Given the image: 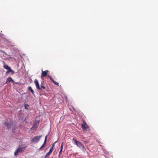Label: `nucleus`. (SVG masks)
<instances>
[{
    "label": "nucleus",
    "instance_id": "ddd939ff",
    "mask_svg": "<svg viewBox=\"0 0 158 158\" xmlns=\"http://www.w3.org/2000/svg\"><path fill=\"white\" fill-rule=\"evenodd\" d=\"M28 89L30 90L32 94L34 93V92L31 86H29L28 88Z\"/></svg>",
    "mask_w": 158,
    "mask_h": 158
},
{
    "label": "nucleus",
    "instance_id": "20e7f679",
    "mask_svg": "<svg viewBox=\"0 0 158 158\" xmlns=\"http://www.w3.org/2000/svg\"><path fill=\"white\" fill-rule=\"evenodd\" d=\"M42 137V136H35L34 137L32 140V141L35 143H37L38 142L40 138Z\"/></svg>",
    "mask_w": 158,
    "mask_h": 158
},
{
    "label": "nucleus",
    "instance_id": "a211bd4d",
    "mask_svg": "<svg viewBox=\"0 0 158 158\" xmlns=\"http://www.w3.org/2000/svg\"><path fill=\"white\" fill-rule=\"evenodd\" d=\"M29 107V106L28 105H25V108L26 109H27Z\"/></svg>",
    "mask_w": 158,
    "mask_h": 158
},
{
    "label": "nucleus",
    "instance_id": "39448f33",
    "mask_svg": "<svg viewBox=\"0 0 158 158\" xmlns=\"http://www.w3.org/2000/svg\"><path fill=\"white\" fill-rule=\"evenodd\" d=\"M81 126L83 129L85 130H87V129L88 128V126L87 125L86 122L85 121H83Z\"/></svg>",
    "mask_w": 158,
    "mask_h": 158
},
{
    "label": "nucleus",
    "instance_id": "1a4fd4ad",
    "mask_svg": "<svg viewBox=\"0 0 158 158\" xmlns=\"http://www.w3.org/2000/svg\"><path fill=\"white\" fill-rule=\"evenodd\" d=\"M39 124V122L37 121L34 124L32 127L31 128V129L34 130L35 129L38 127Z\"/></svg>",
    "mask_w": 158,
    "mask_h": 158
},
{
    "label": "nucleus",
    "instance_id": "6ab92c4d",
    "mask_svg": "<svg viewBox=\"0 0 158 158\" xmlns=\"http://www.w3.org/2000/svg\"><path fill=\"white\" fill-rule=\"evenodd\" d=\"M47 136L48 135H46L45 136V140H44V143H46V141H47Z\"/></svg>",
    "mask_w": 158,
    "mask_h": 158
},
{
    "label": "nucleus",
    "instance_id": "9d476101",
    "mask_svg": "<svg viewBox=\"0 0 158 158\" xmlns=\"http://www.w3.org/2000/svg\"><path fill=\"white\" fill-rule=\"evenodd\" d=\"M4 127L7 129H9L12 126L11 124L7 123H4Z\"/></svg>",
    "mask_w": 158,
    "mask_h": 158
},
{
    "label": "nucleus",
    "instance_id": "412c9836",
    "mask_svg": "<svg viewBox=\"0 0 158 158\" xmlns=\"http://www.w3.org/2000/svg\"><path fill=\"white\" fill-rule=\"evenodd\" d=\"M63 143H62L61 146V148H60L61 149H62V150L63 149Z\"/></svg>",
    "mask_w": 158,
    "mask_h": 158
},
{
    "label": "nucleus",
    "instance_id": "dca6fc26",
    "mask_svg": "<svg viewBox=\"0 0 158 158\" xmlns=\"http://www.w3.org/2000/svg\"><path fill=\"white\" fill-rule=\"evenodd\" d=\"M62 96V98H64V99H67V96L64 94H63Z\"/></svg>",
    "mask_w": 158,
    "mask_h": 158
},
{
    "label": "nucleus",
    "instance_id": "423d86ee",
    "mask_svg": "<svg viewBox=\"0 0 158 158\" xmlns=\"http://www.w3.org/2000/svg\"><path fill=\"white\" fill-rule=\"evenodd\" d=\"M42 72L41 75V78L43 77H46L47 76L48 72V71L47 70L45 71H43L42 70Z\"/></svg>",
    "mask_w": 158,
    "mask_h": 158
},
{
    "label": "nucleus",
    "instance_id": "0eeeda50",
    "mask_svg": "<svg viewBox=\"0 0 158 158\" xmlns=\"http://www.w3.org/2000/svg\"><path fill=\"white\" fill-rule=\"evenodd\" d=\"M48 77L49 78L50 80L52 82H53L55 85L59 86V83L58 82H57L55 81L50 76H48Z\"/></svg>",
    "mask_w": 158,
    "mask_h": 158
},
{
    "label": "nucleus",
    "instance_id": "2eb2a0df",
    "mask_svg": "<svg viewBox=\"0 0 158 158\" xmlns=\"http://www.w3.org/2000/svg\"><path fill=\"white\" fill-rule=\"evenodd\" d=\"M43 84L44 83L42 82V83L41 84V87H40L41 88H43V89H45V87L44 86Z\"/></svg>",
    "mask_w": 158,
    "mask_h": 158
},
{
    "label": "nucleus",
    "instance_id": "f8f14e48",
    "mask_svg": "<svg viewBox=\"0 0 158 158\" xmlns=\"http://www.w3.org/2000/svg\"><path fill=\"white\" fill-rule=\"evenodd\" d=\"M46 143H45L44 142V143L42 145V146L39 149V150H40L41 149H43L44 147L45 146V144H46Z\"/></svg>",
    "mask_w": 158,
    "mask_h": 158
},
{
    "label": "nucleus",
    "instance_id": "7ed1b4c3",
    "mask_svg": "<svg viewBox=\"0 0 158 158\" xmlns=\"http://www.w3.org/2000/svg\"><path fill=\"white\" fill-rule=\"evenodd\" d=\"M73 140L74 141L75 144L77 145V146L80 148L82 149H84V147L82 145L81 143L79 142L76 140L74 138H73Z\"/></svg>",
    "mask_w": 158,
    "mask_h": 158
},
{
    "label": "nucleus",
    "instance_id": "aec40b11",
    "mask_svg": "<svg viewBox=\"0 0 158 158\" xmlns=\"http://www.w3.org/2000/svg\"><path fill=\"white\" fill-rule=\"evenodd\" d=\"M62 151V150L60 149V151L59 152V156H60V155H61Z\"/></svg>",
    "mask_w": 158,
    "mask_h": 158
},
{
    "label": "nucleus",
    "instance_id": "6e6552de",
    "mask_svg": "<svg viewBox=\"0 0 158 158\" xmlns=\"http://www.w3.org/2000/svg\"><path fill=\"white\" fill-rule=\"evenodd\" d=\"M34 82L36 86V88L38 89H40L41 88L40 86L38 81L36 79L34 81Z\"/></svg>",
    "mask_w": 158,
    "mask_h": 158
},
{
    "label": "nucleus",
    "instance_id": "9b49d317",
    "mask_svg": "<svg viewBox=\"0 0 158 158\" xmlns=\"http://www.w3.org/2000/svg\"><path fill=\"white\" fill-rule=\"evenodd\" d=\"M11 81H13V80L11 77H9L6 80V83H7V82H10Z\"/></svg>",
    "mask_w": 158,
    "mask_h": 158
},
{
    "label": "nucleus",
    "instance_id": "f3484780",
    "mask_svg": "<svg viewBox=\"0 0 158 158\" xmlns=\"http://www.w3.org/2000/svg\"><path fill=\"white\" fill-rule=\"evenodd\" d=\"M50 154H51V153L49 152H48L46 155L45 157L47 158V157H48V156L50 155Z\"/></svg>",
    "mask_w": 158,
    "mask_h": 158
},
{
    "label": "nucleus",
    "instance_id": "4468645a",
    "mask_svg": "<svg viewBox=\"0 0 158 158\" xmlns=\"http://www.w3.org/2000/svg\"><path fill=\"white\" fill-rule=\"evenodd\" d=\"M54 145V144L52 146V148L50 149V150L49 151V152L50 153H51L53 151Z\"/></svg>",
    "mask_w": 158,
    "mask_h": 158
},
{
    "label": "nucleus",
    "instance_id": "f03ea898",
    "mask_svg": "<svg viewBox=\"0 0 158 158\" xmlns=\"http://www.w3.org/2000/svg\"><path fill=\"white\" fill-rule=\"evenodd\" d=\"M3 67L4 69H7L8 71L6 72V73H9L10 72L12 74H14L15 73V72L12 70L10 67L7 64H5L4 63Z\"/></svg>",
    "mask_w": 158,
    "mask_h": 158
},
{
    "label": "nucleus",
    "instance_id": "f257e3e1",
    "mask_svg": "<svg viewBox=\"0 0 158 158\" xmlns=\"http://www.w3.org/2000/svg\"><path fill=\"white\" fill-rule=\"evenodd\" d=\"M26 148L25 147H19L14 153L15 156H17L19 153L23 152Z\"/></svg>",
    "mask_w": 158,
    "mask_h": 158
}]
</instances>
